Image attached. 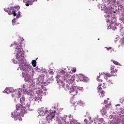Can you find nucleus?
Wrapping results in <instances>:
<instances>
[{
    "label": "nucleus",
    "mask_w": 124,
    "mask_h": 124,
    "mask_svg": "<svg viewBox=\"0 0 124 124\" xmlns=\"http://www.w3.org/2000/svg\"><path fill=\"white\" fill-rule=\"evenodd\" d=\"M113 117H114V115H110L109 116V119H113Z\"/></svg>",
    "instance_id": "obj_35"
},
{
    "label": "nucleus",
    "mask_w": 124,
    "mask_h": 124,
    "mask_svg": "<svg viewBox=\"0 0 124 124\" xmlns=\"http://www.w3.org/2000/svg\"><path fill=\"white\" fill-rule=\"evenodd\" d=\"M12 22L13 25L14 26V24H15V19L12 20Z\"/></svg>",
    "instance_id": "obj_36"
},
{
    "label": "nucleus",
    "mask_w": 124,
    "mask_h": 124,
    "mask_svg": "<svg viewBox=\"0 0 124 124\" xmlns=\"http://www.w3.org/2000/svg\"><path fill=\"white\" fill-rule=\"evenodd\" d=\"M26 67H27V66L25 65H19V67L20 70H22V71H25V72L27 73L28 75H29V76H32L33 72H32V71L29 68L27 69Z\"/></svg>",
    "instance_id": "obj_3"
},
{
    "label": "nucleus",
    "mask_w": 124,
    "mask_h": 124,
    "mask_svg": "<svg viewBox=\"0 0 124 124\" xmlns=\"http://www.w3.org/2000/svg\"><path fill=\"white\" fill-rule=\"evenodd\" d=\"M49 0H47V1H49Z\"/></svg>",
    "instance_id": "obj_45"
},
{
    "label": "nucleus",
    "mask_w": 124,
    "mask_h": 124,
    "mask_svg": "<svg viewBox=\"0 0 124 124\" xmlns=\"http://www.w3.org/2000/svg\"><path fill=\"white\" fill-rule=\"evenodd\" d=\"M121 42L122 45H124V37L121 39Z\"/></svg>",
    "instance_id": "obj_28"
},
{
    "label": "nucleus",
    "mask_w": 124,
    "mask_h": 124,
    "mask_svg": "<svg viewBox=\"0 0 124 124\" xmlns=\"http://www.w3.org/2000/svg\"><path fill=\"white\" fill-rule=\"evenodd\" d=\"M62 124H69V123L68 122H66V120L65 119H62Z\"/></svg>",
    "instance_id": "obj_19"
},
{
    "label": "nucleus",
    "mask_w": 124,
    "mask_h": 124,
    "mask_svg": "<svg viewBox=\"0 0 124 124\" xmlns=\"http://www.w3.org/2000/svg\"><path fill=\"white\" fill-rule=\"evenodd\" d=\"M77 104H78V105H79L80 106H85V103H84V102H83L82 101H78L77 102Z\"/></svg>",
    "instance_id": "obj_14"
},
{
    "label": "nucleus",
    "mask_w": 124,
    "mask_h": 124,
    "mask_svg": "<svg viewBox=\"0 0 124 124\" xmlns=\"http://www.w3.org/2000/svg\"><path fill=\"white\" fill-rule=\"evenodd\" d=\"M116 107L117 106H121V104H117L115 105Z\"/></svg>",
    "instance_id": "obj_40"
},
{
    "label": "nucleus",
    "mask_w": 124,
    "mask_h": 124,
    "mask_svg": "<svg viewBox=\"0 0 124 124\" xmlns=\"http://www.w3.org/2000/svg\"><path fill=\"white\" fill-rule=\"evenodd\" d=\"M106 110L104 108H103L101 110V113H102V115H106Z\"/></svg>",
    "instance_id": "obj_16"
},
{
    "label": "nucleus",
    "mask_w": 124,
    "mask_h": 124,
    "mask_svg": "<svg viewBox=\"0 0 124 124\" xmlns=\"http://www.w3.org/2000/svg\"><path fill=\"white\" fill-rule=\"evenodd\" d=\"M111 62H113L114 63V64H116V65H120V63H119V62L115 61H111Z\"/></svg>",
    "instance_id": "obj_24"
},
{
    "label": "nucleus",
    "mask_w": 124,
    "mask_h": 124,
    "mask_svg": "<svg viewBox=\"0 0 124 124\" xmlns=\"http://www.w3.org/2000/svg\"><path fill=\"white\" fill-rule=\"evenodd\" d=\"M4 9L5 11H7L8 12L9 10L8 8H5Z\"/></svg>",
    "instance_id": "obj_37"
},
{
    "label": "nucleus",
    "mask_w": 124,
    "mask_h": 124,
    "mask_svg": "<svg viewBox=\"0 0 124 124\" xmlns=\"http://www.w3.org/2000/svg\"><path fill=\"white\" fill-rule=\"evenodd\" d=\"M107 100H105V101H104V103L106 104V103L107 102Z\"/></svg>",
    "instance_id": "obj_42"
},
{
    "label": "nucleus",
    "mask_w": 124,
    "mask_h": 124,
    "mask_svg": "<svg viewBox=\"0 0 124 124\" xmlns=\"http://www.w3.org/2000/svg\"><path fill=\"white\" fill-rule=\"evenodd\" d=\"M31 64L33 67H35V66H36V61L32 60L31 62Z\"/></svg>",
    "instance_id": "obj_17"
},
{
    "label": "nucleus",
    "mask_w": 124,
    "mask_h": 124,
    "mask_svg": "<svg viewBox=\"0 0 124 124\" xmlns=\"http://www.w3.org/2000/svg\"><path fill=\"white\" fill-rule=\"evenodd\" d=\"M58 124H62V120H59L57 121Z\"/></svg>",
    "instance_id": "obj_30"
},
{
    "label": "nucleus",
    "mask_w": 124,
    "mask_h": 124,
    "mask_svg": "<svg viewBox=\"0 0 124 124\" xmlns=\"http://www.w3.org/2000/svg\"><path fill=\"white\" fill-rule=\"evenodd\" d=\"M70 122L71 124H77V120L75 119H71V115L70 116Z\"/></svg>",
    "instance_id": "obj_13"
},
{
    "label": "nucleus",
    "mask_w": 124,
    "mask_h": 124,
    "mask_svg": "<svg viewBox=\"0 0 124 124\" xmlns=\"http://www.w3.org/2000/svg\"><path fill=\"white\" fill-rule=\"evenodd\" d=\"M105 76H107L108 77H111L112 75H111V74H110L109 73H107L105 74Z\"/></svg>",
    "instance_id": "obj_26"
},
{
    "label": "nucleus",
    "mask_w": 124,
    "mask_h": 124,
    "mask_svg": "<svg viewBox=\"0 0 124 124\" xmlns=\"http://www.w3.org/2000/svg\"><path fill=\"white\" fill-rule=\"evenodd\" d=\"M18 61L19 63H22V62H23V60H21L20 59H19Z\"/></svg>",
    "instance_id": "obj_34"
},
{
    "label": "nucleus",
    "mask_w": 124,
    "mask_h": 124,
    "mask_svg": "<svg viewBox=\"0 0 124 124\" xmlns=\"http://www.w3.org/2000/svg\"><path fill=\"white\" fill-rule=\"evenodd\" d=\"M21 92L22 90H18L16 92H14L12 93V97H16V98H20L21 97Z\"/></svg>",
    "instance_id": "obj_7"
},
{
    "label": "nucleus",
    "mask_w": 124,
    "mask_h": 124,
    "mask_svg": "<svg viewBox=\"0 0 124 124\" xmlns=\"http://www.w3.org/2000/svg\"><path fill=\"white\" fill-rule=\"evenodd\" d=\"M56 113H57L56 111H52L50 112L47 116V118L49 119V120H53L54 119V117H55V115H56Z\"/></svg>",
    "instance_id": "obj_11"
},
{
    "label": "nucleus",
    "mask_w": 124,
    "mask_h": 124,
    "mask_svg": "<svg viewBox=\"0 0 124 124\" xmlns=\"http://www.w3.org/2000/svg\"><path fill=\"white\" fill-rule=\"evenodd\" d=\"M105 48H106V49H107L108 51H109V50H111V49H112V47H111V46H109L108 47H105Z\"/></svg>",
    "instance_id": "obj_31"
},
{
    "label": "nucleus",
    "mask_w": 124,
    "mask_h": 124,
    "mask_svg": "<svg viewBox=\"0 0 124 124\" xmlns=\"http://www.w3.org/2000/svg\"><path fill=\"white\" fill-rule=\"evenodd\" d=\"M76 71V68H75V67L73 68L72 69V72L73 73H75Z\"/></svg>",
    "instance_id": "obj_29"
},
{
    "label": "nucleus",
    "mask_w": 124,
    "mask_h": 124,
    "mask_svg": "<svg viewBox=\"0 0 124 124\" xmlns=\"http://www.w3.org/2000/svg\"><path fill=\"white\" fill-rule=\"evenodd\" d=\"M77 89L75 86H71V88H70V93H71L72 95L73 96L77 95L78 93V90H76Z\"/></svg>",
    "instance_id": "obj_6"
},
{
    "label": "nucleus",
    "mask_w": 124,
    "mask_h": 124,
    "mask_svg": "<svg viewBox=\"0 0 124 124\" xmlns=\"http://www.w3.org/2000/svg\"><path fill=\"white\" fill-rule=\"evenodd\" d=\"M25 113L26 107L22 105V104H19L16 106V111L11 113V117L12 118H15L16 121L18 120L19 122H21L22 121V117L25 115Z\"/></svg>",
    "instance_id": "obj_1"
},
{
    "label": "nucleus",
    "mask_w": 124,
    "mask_h": 124,
    "mask_svg": "<svg viewBox=\"0 0 124 124\" xmlns=\"http://www.w3.org/2000/svg\"><path fill=\"white\" fill-rule=\"evenodd\" d=\"M65 78H66V79H68L69 84H74V83H75V76L74 75L71 76L69 74H67L65 75Z\"/></svg>",
    "instance_id": "obj_5"
},
{
    "label": "nucleus",
    "mask_w": 124,
    "mask_h": 124,
    "mask_svg": "<svg viewBox=\"0 0 124 124\" xmlns=\"http://www.w3.org/2000/svg\"><path fill=\"white\" fill-rule=\"evenodd\" d=\"M101 87H102L103 89H105V88H106V86H105L104 83H100L98 84V86L97 87V90L98 91V93H99L100 97H103V96H105V92L101 91V90H102Z\"/></svg>",
    "instance_id": "obj_2"
},
{
    "label": "nucleus",
    "mask_w": 124,
    "mask_h": 124,
    "mask_svg": "<svg viewBox=\"0 0 124 124\" xmlns=\"http://www.w3.org/2000/svg\"><path fill=\"white\" fill-rule=\"evenodd\" d=\"M99 78H100V76H99V77H97V81H98V82H102V79H101Z\"/></svg>",
    "instance_id": "obj_27"
},
{
    "label": "nucleus",
    "mask_w": 124,
    "mask_h": 124,
    "mask_svg": "<svg viewBox=\"0 0 124 124\" xmlns=\"http://www.w3.org/2000/svg\"><path fill=\"white\" fill-rule=\"evenodd\" d=\"M98 40H99V39H98Z\"/></svg>",
    "instance_id": "obj_46"
},
{
    "label": "nucleus",
    "mask_w": 124,
    "mask_h": 124,
    "mask_svg": "<svg viewBox=\"0 0 124 124\" xmlns=\"http://www.w3.org/2000/svg\"><path fill=\"white\" fill-rule=\"evenodd\" d=\"M12 10H13L12 9V8L10 10H9V11H8V14H9V15H12V14H13V12H12Z\"/></svg>",
    "instance_id": "obj_22"
},
{
    "label": "nucleus",
    "mask_w": 124,
    "mask_h": 124,
    "mask_svg": "<svg viewBox=\"0 0 124 124\" xmlns=\"http://www.w3.org/2000/svg\"><path fill=\"white\" fill-rule=\"evenodd\" d=\"M66 88H67V89H68V90H69V88H71V86L70 85L67 84Z\"/></svg>",
    "instance_id": "obj_32"
},
{
    "label": "nucleus",
    "mask_w": 124,
    "mask_h": 124,
    "mask_svg": "<svg viewBox=\"0 0 124 124\" xmlns=\"http://www.w3.org/2000/svg\"><path fill=\"white\" fill-rule=\"evenodd\" d=\"M23 2L25 1V5L27 6H30V5H32L34 1H35V0H22Z\"/></svg>",
    "instance_id": "obj_9"
},
{
    "label": "nucleus",
    "mask_w": 124,
    "mask_h": 124,
    "mask_svg": "<svg viewBox=\"0 0 124 124\" xmlns=\"http://www.w3.org/2000/svg\"><path fill=\"white\" fill-rule=\"evenodd\" d=\"M37 93L39 95H42V93H43V92L41 90H38V91H37Z\"/></svg>",
    "instance_id": "obj_20"
},
{
    "label": "nucleus",
    "mask_w": 124,
    "mask_h": 124,
    "mask_svg": "<svg viewBox=\"0 0 124 124\" xmlns=\"http://www.w3.org/2000/svg\"><path fill=\"white\" fill-rule=\"evenodd\" d=\"M30 94L31 95L30 99H31V100H32L33 101H37V100H38V99L37 98V97H36L35 94L33 93V91L31 90L30 92Z\"/></svg>",
    "instance_id": "obj_8"
},
{
    "label": "nucleus",
    "mask_w": 124,
    "mask_h": 124,
    "mask_svg": "<svg viewBox=\"0 0 124 124\" xmlns=\"http://www.w3.org/2000/svg\"><path fill=\"white\" fill-rule=\"evenodd\" d=\"M110 70L111 73H117V70L114 65L110 66Z\"/></svg>",
    "instance_id": "obj_12"
},
{
    "label": "nucleus",
    "mask_w": 124,
    "mask_h": 124,
    "mask_svg": "<svg viewBox=\"0 0 124 124\" xmlns=\"http://www.w3.org/2000/svg\"><path fill=\"white\" fill-rule=\"evenodd\" d=\"M18 51H22V48H21V47H16V49L18 50Z\"/></svg>",
    "instance_id": "obj_33"
},
{
    "label": "nucleus",
    "mask_w": 124,
    "mask_h": 124,
    "mask_svg": "<svg viewBox=\"0 0 124 124\" xmlns=\"http://www.w3.org/2000/svg\"><path fill=\"white\" fill-rule=\"evenodd\" d=\"M111 106V105H109V104H107L106 105L105 107H104V108L106 109V110H108L109 108H110V107Z\"/></svg>",
    "instance_id": "obj_18"
},
{
    "label": "nucleus",
    "mask_w": 124,
    "mask_h": 124,
    "mask_svg": "<svg viewBox=\"0 0 124 124\" xmlns=\"http://www.w3.org/2000/svg\"><path fill=\"white\" fill-rule=\"evenodd\" d=\"M25 81H26V82L29 81V79L26 78H25Z\"/></svg>",
    "instance_id": "obj_41"
},
{
    "label": "nucleus",
    "mask_w": 124,
    "mask_h": 124,
    "mask_svg": "<svg viewBox=\"0 0 124 124\" xmlns=\"http://www.w3.org/2000/svg\"><path fill=\"white\" fill-rule=\"evenodd\" d=\"M49 113V110L46 108H40L38 110L39 116L41 117L42 116H45V115H47Z\"/></svg>",
    "instance_id": "obj_4"
},
{
    "label": "nucleus",
    "mask_w": 124,
    "mask_h": 124,
    "mask_svg": "<svg viewBox=\"0 0 124 124\" xmlns=\"http://www.w3.org/2000/svg\"><path fill=\"white\" fill-rule=\"evenodd\" d=\"M5 93H11V91H10V88H6L4 90Z\"/></svg>",
    "instance_id": "obj_15"
},
{
    "label": "nucleus",
    "mask_w": 124,
    "mask_h": 124,
    "mask_svg": "<svg viewBox=\"0 0 124 124\" xmlns=\"http://www.w3.org/2000/svg\"><path fill=\"white\" fill-rule=\"evenodd\" d=\"M104 78L106 80H107L108 79V77H107V76H105Z\"/></svg>",
    "instance_id": "obj_38"
},
{
    "label": "nucleus",
    "mask_w": 124,
    "mask_h": 124,
    "mask_svg": "<svg viewBox=\"0 0 124 124\" xmlns=\"http://www.w3.org/2000/svg\"><path fill=\"white\" fill-rule=\"evenodd\" d=\"M77 124H81L80 122H77Z\"/></svg>",
    "instance_id": "obj_43"
},
{
    "label": "nucleus",
    "mask_w": 124,
    "mask_h": 124,
    "mask_svg": "<svg viewBox=\"0 0 124 124\" xmlns=\"http://www.w3.org/2000/svg\"><path fill=\"white\" fill-rule=\"evenodd\" d=\"M24 93H26V94H28V91L25 90V92H24Z\"/></svg>",
    "instance_id": "obj_39"
},
{
    "label": "nucleus",
    "mask_w": 124,
    "mask_h": 124,
    "mask_svg": "<svg viewBox=\"0 0 124 124\" xmlns=\"http://www.w3.org/2000/svg\"><path fill=\"white\" fill-rule=\"evenodd\" d=\"M20 16H21V12L20 11H18V14L16 16L17 19L20 18Z\"/></svg>",
    "instance_id": "obj_25"
},
{
    "label": "nucleus",
    "mask_w": 124,
    "mask_h": 124,
    "mask_svg": "<svg viewBox=\"0 0 124 124\" xmlns=\"http://www.w3.org/2000/svg\"><path fill=\"white\" fill-rule=\"evenodd\" d=\"M24 101H25V97H24V96H23V97H21L20 99V103H23V102H24Z\"/></svg>",
    "instance_id": "obj_23"
},
{
    "label": "nucleus",
    "mask_w": 124,
    "mask_h": 124,
    "mask_svg": "<svg viewBox=\"0 0 124 124\" xmlns=\"http://www.w3.org/2000/svg\"><path fill=\"white\" fill-rule=\"evenodd\" d=\"M119 101L121 104H124V98H121L119 100Z\"/></svg>",
    "instance_id": "obj_21"
},
{
    "label": "nucleus",
    "mask_w": 124,
    "mask_h": 124,
    "mask_svg": "<svg viewBox=\"0 0 124 124\" xmlns=\"http://www.w3.org/2000/svg\"><path fill=\"white\" fill-rule=\"evenodd\" d=\"M12 9H13L12 10L13 15L14 16H15L16 15V12H17V11H18V10L20 9V7L18 6H16V7H12Z\"/></svg>",
    "instance_id": "obj_10"
},
{
    "label": "nucleus",
    "mask_w": 124,
    "mask_h": 124,
    "mask_svg": "<svg viewBox=\"0 0 124 124\" xmlns=\"http://www.w3.org/2000/svg\"><path fill=\"white\" fill-rule=\"evenodd\" d=\"M108 83H111V80H108Z\"/></svg>",
    "instance_id": "obj_44"
}]
</instances>
